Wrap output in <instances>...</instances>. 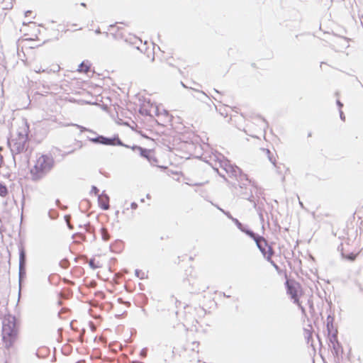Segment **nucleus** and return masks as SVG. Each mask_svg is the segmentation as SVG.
Returning <instances> with one entry per match:
<instances>
[{
    "label": "nucleus",
    "mask_w": 363,
    "mask_h": 363,
    "mask_svg": "<svg viewBox=\"0 0 363 363\" xmlns=\"http://www.w3.org/2000/svg\"><path fill=\"white\" fill-rule=\"evenodd\" d=\"M55 165V159L50 154L38 155L29 170L30 179L33 181L43 179L52 170Z\"/></svg>",
    "instance_id": "nucleus-1"
},
{
    "label": "nucleus",
    "mask_w": 363,
    "mask_h": 363,
    "mask_svg": "<svg viewBox=\"0 0 363 363\" xmlns=\"http://www.w3.org/2000/svg\"><path fill=\"white\" fill-rule=\"evenodd\" d=\"M164 116V119L163 122L164 123H171L172 116H170L167 111H163L162 112H160V117Z\"/></svg>",
    "instance_id": "nucleus-12"
},
{
    "label": "nucleus",
    "mask_w": 363,
    "mask_h": 363,
    "mask_svg": "<svg viewBox=\"0 0 363 363\" xmlns=\"http://www.w3.org/2000/svg\"><path fill=\"white\" fill-rule=\"evenodd\" d=\"M198 363H201L200 362H199Z\"/></svg>",
    "instance_id": "nucleus-24"
},
{
    "label": "nucleus",
    "mask_w": 363,
    "mask_h": 363,
    "mask_svg": "<svg viewBox=\"0 0 363 363\" xmlns=\"http://www.w3.org/2000/svg\"><path fill=\"white\" fill-rule=\"evenodd\" d=\"M35 71L37 73H41V72H45V69H42L41 67H38L37 69H35Z\"/></svg>",
    "instance_id": "nucleus-18"
},
{
    "label": "nucleus",
    "mask_w": 363,
    "mask_h": 363,
    "mask_svg": "<svg viewBox=\"0 0 363 363\" xmlns=\"http://www.w3.org/2000/svg\"><path fill=\"white\" fill-rule=\"evenodd\" d=\"M91 192H93L95 195H98L99 189L96 186H93L91 188Z\"/></svg>",
    "instance_id": "nucleus-17"
},
{
    "label": "nucleus",
    "mask_w": 363,
    "mask_h": 363,
    "mask_svg": "<svg viewBox=\"0 0 363 363\" xmlns=\"http://www.w3.org/2000/svg\"><path fill=\"white\" fill-rule=\"evenodd\" d=\"M25 16L29 17L30 19H34L35 17V13L32 10H28L25 12Z\"/></svg>",
    "instance_id": "nucleus-15"
},
{
    "label": "nucleus",
    "mask_w": 363,
    "mask_h": 363,
    "mask_svg": "<svg viewBox=\"0 0 363 363\" xmlns=\"http://www.w3.org/2000/svg\"><path fill=\"white\" fill-rule=\"evenodd\" d=\"M104 258L101 255H96L89 260V264L91 268L94 269L101 268L104 265Z\"/></svg>",
    "instance_id": "nucleus-8"
},
{
    "label": "nucleus",
    "mask_w": 363,
    "mask_h": 363,
    "mask_svg": "<svg viewBox=\"0 0 363 363\" xmlns=\"http://www.w3.org/2000/svg\"><path fill=\"white\" fill-rule=\"evenodd\" d=\"M8 194L7 187L0 182V196L2 197L6 196Z\"/></svg>",
    "instance_id": "nucleus-13"
},
{
    "label": "nucleus",
    "mask_w": 363,
    "mask_h": 363,
    "mask_svg": "<svg viewBox=\"0 0 363 363\" xmlns=\"http://www.w3.org/2000/svg\"><path fill=\"white\" fill-rule=\"evenodd\" d=\"M28 140V127L23 125L19 128L16 135L13 136L9 142L11 150L16 153L22 152Z\"/></svg>",
    "instance_id": "nucleus-4"
},
{
    "label": "nucleus",
    "mask_w": 363,
    "mask_h": 363,
    "mask_svg": "<svg viewBox=\"0 0 363 363\" xmlns=\"http://www.w3.org/2000/svg\"><path fill=\"white\" fill-rule=\"evenodd\" d=\"M245 233L255 241L257 247L267 260L277 269L278 266L272 260V257L274 253V250L272 247L268 245L267 241L263 237L256 235L252 231L247 230Z\"/></svg>",
    "instance_id": "nucleus-3"
},
{
    "label": "nucleus",
    "mask_w": 363,
    "mask_h": 363,
    "mask_svg": "<svg viewBox=\"0 0 363 363\" xmlns=\"http://www.w3.org/2000/svg\"><path fill=\"white\" fill-rule=\"evenodd\" d=\"M109 197L104 193H102L98 196V203L100 208L103 210L109 209Z\"/></svg>",
    "instance_id": "nucleus-7"
},
{
    "label": "nucleus",
    "mask_w": 363,
    "mask_h": 363,
    "mask_svg": "<svg viewBox=\"0 0 363 363\" xmlns=\"http://www.w3.org/2000/svg\"><path fill=\"white\" fill-rule=\"evenodd\" d=\"M115 26H111V30H114L115 29Z\"/></svg>",
    "instance_id": "nucleus-23"
},
{
    "label": "nucleus",
    "mask_w": 363,
    "mask_h": 363,
    "mask_svg": "<svg viewBox=\"0 0 363 363\" xmlns=\"http://www.w3.org/2000/svg\"><path fill=\"white\" fill-rule=\"evenodd\" d=\"M130 207H131L132 210H135L138 207V205H137V203L133 202L130 204Z\"/></svg>",
    "instance_id": "nucleus-19"
},
{
    "label": "nucleus",
    "mask_w": 363,
    "mask_h": 363,
    "mask_svg": "<svg viewBox=\"0 0 363 363\" xmlns=\"http://www.w3.org/2000/svg\"><path fill=\"white\" fill-rule=\"evenodd\" d=\"M90 64L83 62L79 65L77 71L81 73L88 74L90 72Z\"/></svg>",
    "instance_id": "nucleus-10"
},
{
    "label": "nucleus",
    "mask_w": 363,
    "mask_h": 363,
    "mask_svg": "<svg viewBox=\"0 0 363 363\" xmlns=\"http://www.w3.org/2000/svg\"><path fill=\"white\" fill-rule=\"evenodd\" d=\"M311 136H312V133H308V137H311Z\"/></svg>",
    "instance_id": "nucleus-22"
},
{
    "label": "nucleus",
    "mask_w": 363,
    "mask_h": 363,
    "mask_svg": "<svg viewBox=\"0 0 363 363\" xmlns=\"http://www.w3.org/2000/svg\"><path fill=\"white\" fill-rule=\"evenodd\" d=\"M18 335V328L15 317L5 316L2 322L1 340L6 349L14 345Z\"/></svg>",
    "instance_id": "nucleus-2"
},
{
    "label": "nucleus",
    "mask_w": 363,
    "mask_h": 363,
    "mask_svg": "<svg viewBox=\"0 0 363 363\" xmlns=\"http://www.w3.org/2000/svg\"><path fill=\"white\" fill-rule=\"evenodd\" d=\"M77 30V28H67L65 31H70V30Z\"/></svg>",
    "instance_id": "nucleus-20"
},
{
    "label": "nucleus",
    "mask_w": 363,
    "mask_h": 363,
    "mask_svg": "<svg viewBox=\"0 0 363 363\" xmlns=\"http://www.w3.org/2000/svg\"><path fill=\"white\" fill-rule=\"evenodd\" d=\"M359 240H349L342 245L341 255L349 261H354L362 251Z\"/></svg>",
    "instance_id": "nucleus-5"
},
{
    "label": "nucleus",
    "mask_w": 363,
    "mask_h": 363,
    "mask_svg": "<svg viewBox=\"0 0 363 363\" xmlns=\"http://www.w3.org/2000/svg\"><path fill=\"white\" fill-rule=\"evenodd\" d=\"M25 258H26V254L24 250L22 249L20 251V265L22 266L24 264L25 262Z\"/></svg>",
    "instance_id": "nucleus-14"
},
{
    "label": "nucleus",
    "mask_w": 363,
    "mask_h": 363,
    "mask_svg": "<svg viewBox=\"0 0 363 363\" xmlns=\"http://www.w3.org/2000/svg\"><path fill=\"white\" fill-rule=\"evenodd\" d=\"M142 155L145 157L153 165H157V160L156 159L155 151L151 150H143Z\"/></svg>",
    "instance_id": "nucleus-9"
},
{
    "label": "nucleus",
    "mask_w": 363,
    "mask_h": 363,
    "mask_svg": "<svg viewBox=\"0 0 363 363\" xmlns=\"http://www.w3.org/2000/svg\"><path fill=\"white\" fill-rule=\"evenodd\" d=\"M286 292L300 308L303 310L300 298L303 294V288L301 284L298 282L291 280H286Z\"/></svg>",
    "instance_id": "nucleus-6"
},
{
    "label": "nucleus",
    "mask_w": 363,
    "mask_h": 363,
    "mask_svg": "<svg viewBox=\"0 0 363 363\" xmlns=\"http://www.w3.org/2000/svg\"><path fill=\"white\" fill-rule=\"evenodd\" d=\"M355 214L358 215L359 219H362L360 222V227L363 228V206H359L355 211Z\"/></svg>",
    "instance_id": "nucleus-11"
},
{
    "label": "nucleus",
    "mask_w": 363,
    "mask_h": 363,
    "mask_svg": "<svg viewBox=\"0 0 363 363\" xmlns=\"http://www.w3.org/2000/svg\"><path fill=\"white\" fill-rule=\"evenodd\" d=\"M263 151L267 154V155H269L270 154V151L269 150H263Z\"/></svg>",
    "instance_id": "nucleus-21"
},
{
    "label": "nucleus",
    "mask_w": 363,
    "mask_h": 363,
    "mask_svg": "<svg viewBox=\"0 0 363 363\" xmlns=\"http://www.w3.org/2000/svg\"><path fill=\"white\" fill-rule=\"evenodd\" d=\"M102 232H103V238L104 240H108V236L107 235V233H106V230L105 229H102Z\"/></svg>",
    "instance_id": "nucleus-16"
}]
</instances>
